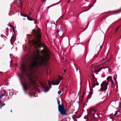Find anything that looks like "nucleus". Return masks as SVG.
Wrapping results in <instances>:
<instances>
[{
  "instance_id": "obj_3",
  "label": "nucleus",
  "mask_w": 121,
  "mask_h": 121,
  "mask_svg": "<svg viewBox=\"0 0 121 121\" xmlns=\"http://www.w3.org/2000/svg\"><path fill=\"white\" fill-rule=\"evenodd\" d=\"M27 65L25 64L24 62H23L20 67V69L23 72V73H21L19 76L20 78H23L24 73L26 72V67Z\"/></svg>"
},
{
  "instance_id": "obj_49",
  "label": "nucleus",
  "mask_w": 121,
  "mask_h": 121,
  "mask_svg": "<svg viewBox=\"0 0 121 121\" xmlns=\"http://www.w3.org/2000/svg\"><path fill=\"white\" fill-rule=\"evenodd\" d=\"M109 1H108L107 2V3H108L109 2Z\"/></svg>"
},
{
  "instance_id": "obj_11",
  "label": "nucleus",
  "mask_w": 121,
  "mask_h": 121,
  "mask_svg": "<svg viewBox=\"0 0 121 121\" xmlns=\"http://www.w3.org/2000/svg\"><path fill=\"white\" fill-rule=\"evenodd\" d=\"M92 94V91H90L89 94L88 95L87 98L86 99V101H88V100L91 97V95Z\"/></svg>"
},
{
  "instance_id": "obj_32",
  "label": "nucleus",
  "mask_w": 121,
  "mask_h": 121,
  "mask_svg": "<svg viewBox=\"0 0 121 121\" xmlns=\"http://www.w3.org/2000/svg\"><path fill=\"white\" fill-rule=\"evenodd\" d=\"M29 95H30V97H31V96H32L33 95L31 93H29Z\"/></svg>"
},
{
  "instance_id": "obj_34",
  "label": "nucleus",
  "mask_w": 121,
  "mask_h": 121,
  "mask_svg": "<svg viewBox=\"0 0 121 121\" xmlns=\"http://www.w3.org/2000/svg\"><path fill=\"white\" fill-rule=\"evenodd\" d=\"M76 71H78V72H80L79 69V68H78L77 69H76Z\"/></svg>"
},
{
  "instance_id": "obj_35",
  "label": "nucleus",
  "mask_w": 121,
  "mask_h": 121,
  "mask_svg": "<svg viewBox=\"0 0 121 121\" xmlns=\"http://www.w3.org/2000/svg\"><path fill=\"white\" fill-rule=\"evenodd\" d=\"M114 79V81L115 82H117V80L115 78V77H113Z\"/></svg>"
},
{
  "instance_id": "obj_59",
  "label": "nucleus",
  "mask_w": 121,
  "mask_h": 121,
  "mask_svg": "<svg viewBox=\"0 0 121 121\" xmlns=\"http://www.w3.org/2000/svg\"><path fill=\"white\" fill-rule=\"evenodd\" d=\"M57 101H58V99H57Z\"/></svg>"
},
{
  "instance_id": "obj_56",
  "label": "nucleus",
  "mask_w": 121,
  "mask_h": 121,
  "mask_svg": "<svg viewBox=\"0 0 121 121\" xmlns=\"http://www.w3.org/2000/svg\"><path fill=\"white\" fill-rule=\"evenodd\" d=\"M15 1L16 2H17V0H15Z\"/></svg>"
},
{
  "instance_id": "obj_40",
  "label": "nucleus",
  "mask_w": 121,
  "mask_h": 121,
  "mask_svg": "<svg viewBox=\"0 0 121 121\" xmlns=\"http://www.w3.org/2000/svg\"><path fill=\"white\" fill-rule=\"evenodd\" d=\"M91 7H90L87 10H86L84 11L83 12H84L85 11H87V10H88L91 8Z\"/></svg>"
},
{
  "instance_id": "obj_53",
  "label": "nucleus",
  "mask_w": 121,
  "mask_h": 121,
  "mask_svg": "<svg viewBox=\"0 0 121 121\" xmlns=\"http://www.w3.org/2000/svg\"><path fill=\"white\" fill-rule=\"evenodd\" d=\"M60 79L61 80H62V79L61 78H60Z\"/></svg>"
},
{
  "instance_id": "obj_36",
  "label": "nucleus",
  "mask_w": 121,
  "mask_h": 121,
  "mask_svg": "<svg viewBox=\"0 0 121 121\" xmlns=\"http://www.w3.org/2000/svg\"><path fill=\"white\" fill-rule=\"evenodd\" d=\"M107 81H107V84H108H108H109V82L110 80H108H108H107Z\"/></svg>"
},
{
  "instance_id": "obj_5",
  "label": "nucleus",
  "mask_w": 121,
  "mask_h": 121,
  "mask_svg": "<svg viewBox=\"0 0 121 121\" xmlns=\"http://www.w3.org/2000/svg\"><path fill=\"white\" fill-rule=\"evenodd\" d=\"M96 110L95 107L91 108L89 110L88 114L89 115H91L92 114L93 117H95L94 114L95 113Z\"/></svg>"
},
{
  "instance_id": "obj_31",
  "label": "nucleus",
  "mask_w": 121,
  "mask_h": 121,
  "mask_svg": "<svg viewBox=\"0 0 121 121\" xmlns=\"http://www.w3.org/2000/svg\"><path fill=\"white\" fill-rule=\"evenodd\" d=\"M61 91H59L58 92V94L59 95H60L61 93Z\"/></svg>"
},
{
  "instance_id": "obj_23",
  "label": "nucleus",
  "mask_w": 121,
  "mask_h": 121,
  "mask_svg": "<svg viewBox=\"0 0 121 121\" xmlns=\"http://www.w3.org/2000/svg\"><path fill=\"white\" fill-rule=\"evenodd\" d=\"M72 118L74 120H75L76 118H75V115H73L72 116Z\"/></svg>"
},
{
  "instance_id": "obj_57",
  "label": "nucleus",
  "mask_w": 121,
  "mask_h": 121,
  "mask_svg": "<svg viewBox=\"0 0 121 121\" xmlns=\"http://www.w3.org/2000/svg\"><path fill=\"white\" fill-rule=\"evenodd\" d=\"M120 39L119 38H118V39Z\"/></svg>"
},
{
  "instance_id": "obj_44",
  "label": "nucleus",
  "mask_w": 121,
  "mask_h": 121,
  "mask_svg": "<svg viewBox=\"0 0 121 121\" xmlns=\"http://www.w3.org/2000/svg\"><path fill=\"white\" fill-rule=\"evenodd\" d=\"M6 31H9V29H6Z\"/></svg>"
},
{
  "instance_id": "obj_55",
  "label": "nucleus",
  "mask_w": 121,
  "mask_h": 121,
  "mask_svg": "<svg viewBox=\"0 0 121 121\" xmlns=\"http://www.w3.org/2000/svg\"><path fill=\"white\" fill-rule=\"evenodd\" d=\"M10 111H11V112H12V110H10Z\"/></svg>"
},
{
  "instance_id": "obj_33",
  "label": "nucleus",
  "mask_w": 121,
  "mask_h": 121,
  "mask_svg": "<svg viewBox=\"0 0 121 121\" xmlns=\"http://www.w3.org/2000/svg\"><path fill=\"white\" fill-rule=\"evenodd\" d=\"M111 81V82L112 84V85L113 84H114V82L112 80Z\"/></svg>"
},
{
  "instance_id": "obj_58",
  "label": "nucleus",
  "mask_w": 121,
  "mask_h": 121,
  "mask_svg": "<svg viewBox=\"0 0 121 121\" xmlns=\"http://www.w3.org/2000/svg\"><path fill=\"white\" fill-rule=\"evenodd\" d=\"M22 7V5H21V8Z\"/></svg>"
},
{
  "instance_id": "obj_26",
  "label": "nucleus",
  "mask_w": 121,
  "mask_h": 121,
  "mask_svg": "<svg viewBox=\"0 0 121 121\" xmlns=\"http://www.w3.org/2000/svg\"><path fill=\"white\" fill-rule=\"evenodd\" d=\"M21 16H22L23 17H25L27 16L26 15L24 14L23 13H21Z\"/></svg>"
},
{
  "instance_id": "obj_30",
  "label": "nucleus",
  "mask_w": 121,
  "mask_h": 121,
  "mask_svg": "<svg viewBox=\"0 0 121 121\" xmlns=\"http://www.w3.org/2000/svg\"><path fill=\"white\" fill-rule=\"evenodd\" d=\"M119 27H120V26H119L118 27H117V29H116L115 32V33H116V32H117V30L118 29H119Z\"/></svg>"
},
{
  "instance_id": "obj_37",
  "label": "nucleus",
  "mask_w": 121,
  "mask_h": 121,
  "mask_svg": "<svg viewBox=\"0 0 121 121\" xmlns=\"http://www.w3.org/2000/svg\"><path fill=\"white\" fill-rule=\"evenodd\" d=\"M99 83L97 82V81L96 83V85L97 86H98L99 85Z\"/></svg>"
},
{
  "instance_id": "obj_12",
  "label": "nucleus",
  "mask_w": 121,
  "mask_h": 121,
  "mask_svg": "<svg viewBox=\"0 0 121 121\" xmlns=\"http://www.w3.org/2000/svg\"><path fill=\"white\" fill-rule=\"evenodd\" d=\"M60 82V81L59 80H57L56 81V82H52V84L53 85H58L59 84Z\"/></svg>"
},
{
  "instance_id": "obj_18",
  "label": "nucleus",
  "mask_w": 121,
  "mask_h": 121,
  "mask_svg": "<svg viewBox=\"0 0 121 121\" xmlns=\"http://www.w3.org/2000/svg\"><path fill=\"white\" fill-rule=\"evenodd\" d=\"M107 80H109L110 81L112 80V77L111 76H109L107 78Z\"/></svg>"
},
{
  "instance_id": "obj_2",
  "label": "nucleus",
  "mask_w": 121,
  "mask_h": 121,
  "mask_svg": "<svg viewBox=\"0 0 121 121\" xmlns=\"http://www.w3.org/2000/svg\"><path fill=\"white\" fill-rule=\"evenodd\" d=\"M32 34L34 36V39L35 40L32 41V43L35 48L40 46V45L42 44L41 40L42 39L40 29L35 30V29L32 30Z\"/></svg>"
},
{
  "instance_id": "obj_16",
  "label": "nucleus",
  "mask_w": 121,
  "mask_h": 121,
  "mask_svg": "<svg viewBox=\"0 0 121 121\" xmlns=\"http://www.w3.org/2000/svg\"><path fill=\"white\" fill-rule=\"evenodd\" d=\"M104 69L105 68H99V69H97V70H95V72H98L100 71V70H102V69Z\"/></svg>"
},
{
  "instance_id": "obj_14",
  "label": "nucleus",
  "mask_w": 121,
  "mask_h": 121,
  "mask_svg": "<svg viewBox=\"0 0 121 121\" xmlns=\"http://www.w3.org/2000/svg\"><path fill=\"white\" fill-rule=\"evenodd\" d=\"M121 11V9H119L118 10L114 11V12H115V13H114V14H118L119 13H120Z\"/></svg>"
},
{
  "instance_id": "obj_46",
  "label": "nucleus",
  "mask_w": 121,
  "mask_h": 121,
  "mask_svg": "<svg viewBox=\"0 0 121 121\" xmlns=\"http://www.w3.org/2000/svg\"><path fill=\"white\" fill-rule=\"evenodd\" d=\"M77 121V120L76 119L75 120H74V121Z\"/></svg>"
},
{
  "instance_id": "obj_25",
  "label": "nucleus",
  "mask_w": 121,
  "mask_h": 121,
  "mask_svg": "<svg viewBox=\"0 0 121 121\" xmlns=\"http://www.w3.org/2000/svg\"><path fill=\"white\" fill-rule=\"evenodd\" d=\"M4 93H3V94L4 95V96H5L7 95V92L5 90H4Z\"/></svg>"
},
{
  "instance_id": "obj_10",
  "label": "nucleus",
  "mask_w": 121,
  "mask_h": 121,
  "mask_svg": "<svg viewBox=\"0 0 121 121\" xmlns=\"http://www.w3.org/2000/svg\"><path fill=\"white\" fill-rule=\"evenodd\" d=\"M23 88L25 92H26V90L28 89V86L26 82H25L24 84L22 85Z\"/></svg>"
},
{
  "instance_id": "obj_29",
  "label": "nucleus",
  "mask_w": 121,
  "mask_h": 121,
  "mask_svg": "<svg viewBox=\"0 0 121 121\" xmlns=\"http://www.w3.org/2000/svg\"><path fill=\"white\" fill-rule=\"evenodd\" d=\"M48 84L49 86H51L52 85V84L50 83V81H48Z\"/></svg>"
},
{
  "instance_id": "obj_6",
  "label": "nucleus",
  "mask_w": 121,
  "mask_h": 121,
  "mask_svg": "<svg viewBox=\"0 0 121 121\" xmlns=\"http://www.w3.org/2000/svg\"><path fill=\"white\" fill-rule=\"evenodd\" d=\"M108 84H107L105 81H104L101 84V87L100 90L101 91H104L107 89Z\"/></svg>"
},
{
  "instance_id": "obj_39",
  "label": "nucleus",
  "mask_w": 121,
  "mask_h": 121,
  "mask_svg": "<svg viewBox=\"0 0 121 121\" xmlns=\"http://www.w3.org/2000/svg\"><path fill=\"white\" fill-rule=\"evenodd\" d=\"M110 60V59H109L107 60L106 61L104 62V63H106V62H107V61H109Z\"/></svg>"
},
{
  "instance_id": "obj_1",
  "label": "nucleus",
  "mask_w": 121,
  "mask_h": 121,
  "mask_svg": "<svg viewBox=\"0 0 121 121\" xmlns=\"http://www.w3.org/2000/svg\"><path fill=\"white\" fill-rule=\"evenodd\" d=\"M41 53L44 54L43 56H39L40 51L38 50L37 52V55L35 58L37 61H34L32 65L30 64L27 66V70L30 72H32L35 69H37L41 67L46 64L49 60L51 54L49 51L44 49L41 51Z\"/></svg>"
},
{
  "instance_id": "obj_41",
  "label": "nucleus",
  "mask_w": 121,
  "mask_h": 121,
  "mask_svg": "<svg viewBox=\"0 0 121 121\" xmlns=\"http://www.w3.org/2000/svg\"><path fill=\"white\" fill-rule=\"evenodd\" d=\"M1 101L0 99V104H2V103L1 102Z\"/></svg>"
},
{
  "instance_id": "obj_15",
  "label": "nucleus",
  "mask_w": 121,
  "mask_h": 121,
  "mask_svg": "<svg viewBox=\"0 0 121 121\" xmlns=\"http://www.w3.org/2000/svg\"><path fill=\"white\" fill-rule=\"evenodd\" d=\"M85 93H86V92H85L84 91H83V92L82 95V97L81 98V99H80V101L82 102H83V97H84V95H85Z\"/></svg>"
},
{
  "instance_id": "obj_52",
  "label": "nucleus",
  "mask_w": 121,
  "mask_h": 121,
  "mask_svg": "<svg viewBox=\"0 0 121 121\" xmlns=\"http://www.w3.org/2000/svg\"><path fill=\"white\" fill-rule=\"evenodd\" d=\"M87 28H86V27L85 28V30H86L87 29Z\"/></svg>"
},
{
  "instance_id": "obj_4",
  "label": "nucleus",
  "mask_w": 121,
  "mask_h": 121,
  "mask_svg": "<svg viewBox=\"0 0 121 121\" xmlns=\"http://www.w3.org/2000/svg\"><path fill=\"white\" fill-rule=\"evenodd\" d=\"M58 110L60 112V114L62 116H67L68 115L66 113V110L65 108L64 105L58 108Z\"/></svg>"
},
{
  "instance_id": "obj_51",
  "label": "nucleus",
  "mask_w": 121,
  "mask_h": 121,
  "mask_svg": "<svg viewBox=\"0 0 121 121\" xmlns=\"http://www.w3.org/2000/svg\"><path fill=\"white\" fill-rule=\"evenodd\" d=\"M19 1H20V3L21 4V0H19Z\"/></svg>"
},
{
  "instance_id": "obj_8",
  "label": "nucleus",
  "mask_w": 121,
  "mask_h": 121,
  "mask_svg": "<svg viewBox=\"0 0 121 121\" xmlns=\"http://www.w3.org/2000/svg\"><path fill=\"white\" fill-rule=\"evenodd\" d=\"M40 85L42 86V87L45 89V91H47L48 90H47L46 89V88L48 87L46 83L45 82H40Z\"/></svg>"
},
{
  "instance_id": "obj_61",
  "label": "nucleus",
  "mask_w": 121,
  "mask_h": 121,
  "mask_svg": "<svg viewBox=\"0 0 121 121\" xmlns=\"http://www.w3.org/2000/svg\"><path fill=\"white\" fill-rule=\"evenodd\" d=\"M120 38H121V36L120 37Z\"/></svg>"
},
{
  "instance_id": "obj_27",
  "label": "nucleus",
  "mask_w": 121,
  "mask_h": 121,
  "mask_svg": "<svg viewBox=\"0 0 121 121\" xmlns=\"http://www.w3.org/2000/svg\"><path fill=\"white\" fill-rule=\"evenodd\" d=\"M92 77L93 78V81H95L94 79H95V78H96L95 77L94 75L93 74L92 75Z\"/></svg>"
},
{
  "instance_id": "obj_13",
  "label": "nucleus",
  "mask_w": 121,
  "mask_h": 121,
  "mask_svg": "<svg viewBox=\"0 0 121 121\" xmlns=\"http://www.w3.org/2000/svg\"><path fill=\"white\" fill-rule=\"evenodd\" d=\"M15 37L13 36H12L11 39L10 40V42H11V43L12 44V43L14 42L15 41Z\"/></svg>"
},
{
  "instance_id": "obj_21",
  "label": "nucleus",
  "mask_w": 121,
  "mask_h": 121,
  "mask_svg": "<svg viewBox=\"0 0 121 121\" xmlns=\"http://www.w3.org/2000/svg\"><path fill=\"white\" fill-rule=\"evenodd\" d=\"M27 19L30 21H32L33 20V19H32L31 18L29 17L28 16H27Z\"/></svg>"
},
{
  "instance_id": "obj_60",
  "label": "nucleus",
  "mask_w": 121,
  "mask_h": 121,
  "mask_svg": "<svg viewBox=\"0 0 121 121\" xmlns=\"http://www.w3.org/2000/svg\"><path fill=\"white\" fill-rule=\"evenodd\" d=\"M110 118H111V117H110Z\"/></svg>"
},
{
  "instance_id": "obj_28",
  "label": "nucleus",
  "mask_w": 121,
  "mask_h": 121,
  "mask_svg": "<svg viewBox=\"0 0 121 121\" xmlns=\"http://www.w3.org/2000/svg\"><path fill=\"white\" fill-rule=\"evenodd\" d=\"M10 27H12V29L13 30V31H14V27H13V26L12 25H11V24H10Z\"/></svg>"
},
{
  "instance_id": "obj_54",
  "label": "nucleus",
  "mask_w": 121,
  "mask_h": 121,
  "mask_svg": "<svg viewBox=\"0 0 121 121\" xmlns=\"http://www.w3.org/2000/svg\"><path fill=\"white\" fill-rule=\"evenodd\" d=\"M11 63H12V60H11Z\"/></svg>"
},
{
  "instance_id": "obj_43",
  "label": "nucleus",
  "mask_w": 121,
  "mask_h": 121,
  "mask_svg": "<svg viewBox=\"0 0 121 121\" xmlns=\"http://www.w3.org/2000/svg\"><path fill=\"white\" fill-rule=\"evenodd\" d=\"M31 14V12H30L29 13V14L30 15Z\"/></svg>"
},
{
  "instance_id": "obj_47",
  "label": "nucleus",
  "mask_w": 121,
  "mask_h": 121,
  "mask_svg": "<svg viewBox=\"0 0 121 121\" xmlns=\"http://www.w3.org/2000/svg\"><path fill=\"white\" fill-rule=\"evenodd\" d=\"M102 47V46H100V49H101V48Z\"/></svg>"
},
{
  "instance_id": "obj_7",
  "label": "nucleus",
  "mask_w": 121,
  "mask_h": 121,
  "mask_svg": "<svg viewBox=\"0 0 121 121\" xmlns=\"http://www.w3.org/2000/svg\"><path fill=\"white\" fill-rule=\"evenodd\" d=\"M31 74H29L28 75V77L30 81V83L28 84V86H29L30 87L31 85H34L35 84V81L31 77Z\"/></svg>"
},
{
  "instance_id": "obj_19",
  "label": "nucleus",
  "mask_w": 121,
  "mask_h": 121,
  "mask_svg": "<svg viewBox=\"0 0 121 121\" xmlns=\"http://www.w3.org/2000/svg\"><path fill=\"white\" fill-rule=\"evenodd\" d=\"M92 87H94L95 86V81H93V82H92Z\"/></svg>"
},
{
  "instance_id": "obj_50",
  "label": "nucleus",
  "mask_w": 121,
  "mask_h": 121,
  "mask_svg": "<svg viewBox=\"0 0 121 121\" xmlns=\"http://www.w3.org/2000/svg\"><path fill=\"white\" fill-rule=\"evenodd\" d=\"M65 121H67V119H65Z\"/></svg>"
},
{
  "instance_id": "obj_48",
  "label": "nucleus",
  "mask_w": 121,
  "mask_h": 121,
  "mask_svg": "<svg viewBox=\"0 0 121 121\" xmlns=\"http://www.w3.org/2000/svg\"><path fill=\"white\" fill-rule=\"evenodd\" d=\"M51 6H48V8H50V7Z\"/></svg>"
},
{
  "instance_id": "obj_9",
  "label": "nucleus",
  "mask_w": 121,
  "mask_h": 121,
  "mask_svg": "<svg viewBox=\"0 0 121 121\" xmlns=\"http://www.w3.org/2000/svg\"><path fill=\"white\" fill-rule=\"evenodd\" d=\"M58 30V29L57 31H58V34L61 35V36H62L64 33V31H63V28H61L60 29V30Z\"/></svg>"
},
{
  "instance_id": "obj_20",
  "label": "nucleus",
  "mask_w": 121,
  "mask_h": 121,
  "mask_svg": "<svg viewBox=\"0 0 121 121\" xmlns=\"http://www.w3.org/2000/svg\"><path fill=\"white\" fill-rule=\"evenodd\" d=\"M4 96V95L2 93L1 91H0V99L2 98V97Z\"/></svg>"
},
{
  "instance_id": "obj_17",
  "label": "nucleus",
  "mask_w": 121,
  "mask_h": 121,
  "mask_svg": "<svg viewBox=\"0 0 121 121\" xmlns=\"http://www.w3.org/2000/svg\"><path fill=\"white\" fill-rule=\"evenodd\" d=\"M57 104L58 105V108H59L62 107V106H64V105L63 104H62V103L61 104H60V103H59L58 102L57 103Z\"/></svg>"
},
{
  "instance_id": "obj_62",
  "label": "nucleus",
  "mask_w": 121,
  "mask_h": 121,
  "mask_svg": "<svg viewBox=\"0 0 121 121\" xmlns=\"http://www.w3.org/2000/svg\"><path fill=\"white\" fill-rule=\"evenodd\" d=\"M106 68H107V67H106Z\"/></svg>"
},
{
  "instance_id": "obj_45",
  "label": "nucleus",
  "mask_w": 121,
  "mask_h": 121,
  "mask_svg": "<svg viewBox=\"0 0 121 121\" xmlns=\"http://www.w3.org/2000/svg\"><path fill=\"white\" fill-rule=\"evenodd\" d=\"M95 81H97V79H96V78H95Z\"/></svg>"
},
{
  "instance_id": "obj_22",
  "label": "nucleus",
  "mask_w": 121,
  "mask_h": 121,
  "mask_svg": "<svg viewBox=\"0 0 121 121\" xmlns=\"http://www.w3.org/2000/svg\"><path fill=\"white\" fill-rule=\"evenodd\" d=\"M119 112L117 110V111L116 112H115L116 113L114 114V115L116 116V117H117L118 115V114L117 113L118 112Z\"/></svg>"
},
{
  "instance_id": "obj_38",
  "label": "nucleus",
  "mask_w": 121,
  "mask_h": 121,
  "mask_svg": "<svg viewBox=\"0 0 121 121\" xmlns=\"http://www.w3.org/2000/svg\"><path fill=\"white\" fill-rule=\"evenodd\" d=\"M46 0H41V1L42 2H44L45 1H46Z\"/></svg>"
},
{
  "instance_id": "obj_24",
  "label": "nucleus",
  "mask_w": 121,
  "mask_h": 121,
  "mask_svg": "<svg viewBox=\"0 0 121 121\" xmlns=\"http://www.w3.org/2000/svg\"><path fill=\"white\" fill-rule=\"evenodd\" d=\"M5 105V104L4 103L3 104H0V109H2V107H3V106H4Z\"/></svg>"
},
{
  "instance_id": "obj_42",
  "label": "nucleus",
  "mask_w": 121,
  "mask_h": 121,
  "mask_svg": "<svg viewBox=\"0 0 121 121\" xmlns=\"http://www.w3.org/2000/svg\"><path fill=\"white\" fill-rule=\"evenodd\" d=\"M70 1V0H69L68 2H67V3H69Z\"/></svg>"
}]
</instances>
